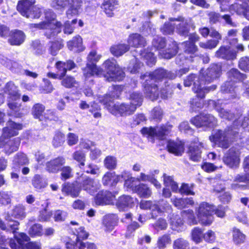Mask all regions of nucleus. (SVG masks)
<instances>
[{"label": "nucleus", "instance_id": "680f3d73", "mask_svg": "<svg viewBox=\"0 0 249 249\" xmlns=\"http://www.w3.org/2000/svg\"><path fill=\"white\" fill-rule=\"evenodd\" d=\"M13 162L15 164L22 165L27 164L28 160L26 155L18 153L15 156Z\"/></svg>", "mask_w": 249, "mask_h": 249}, {"label": "nucleus", "instance_id": "bf43d9fd", "mask_svg": "<svg viewBox=\"0 0 249 249\" xmlns=\"http://www.w3.org/2000/svg\"><path fill=\"white\" fill-rule=\"evenodd\" d=\"M72 158L74 160L79 163V166L80 168L81 166L85 165L86 155L83 151L78 150L74 152L72 154Z\"/></svg>", "mask_w": 249, "mask_h": 249}, {"label": "nucleus", "instance_id": "473e14b6", "mask_svg": "<svg viewBox=\"0 0 249 249\" xmlns=\"http://www.w3.org/2000/svg\"><path fill=\"white\" fill-rule=\"evenodd\" d=\"M135 192L140 197L145 198H149L152 195V192L151 188L147 185L141 183L135 187Z\"/></svg>", "mask_w": 249, "mask_h": 249}, {"label": "nucleus", "instance_id": "de8ad7c7", "mask_svg": "<svg viewBox=\"0 0 249 249\" xmlns=\"http://www.w3.org/2000/svg\"><path fill=\"white\" fill-rule=\"evenodd\" d=\"M26 215L25 207L22 205L15 206L12 210V216L16 218L23 219Z\"/></svg>", "mask_w": 249, "mask_h": 249}, {"label": "nucleus", "instance_id": "cd10ccee", "mask_svg": "<svg viewBox=\"0 0 249 249\" xmlns=\"http://www.w3.org/2000/svg\"><path fill=\"white\" fill-rule=\"evenodd\" d=\"M129 45L134 47H143L146 44L144 38L139 34L130 35L127 40Z\"/></svg>", "mask_w": 249, "mask_h": 249}, {"label": "nucleus", "instance_id": "6ab92c4d", "mask_svg": "<svg viewBox=\"0 0 249 249\" xmlns=\"http://www.w3.org/2000/svg\"><path fill=\"white\" fill-rule=\"evenodd\" d=\"M65 163V158L59 157L47 162L46 164V169L50 173H55L61 169V166Z\"/></svg>", "mask_w": 249, "mask_h": 249}, {"label": "nucleus", "instance_id": "09e8293b", "mask_svg": "<svg viewBox=\"0 0 249 249\" xmlns=\"http://www.w3.org/2000/svg\"><path fill=\"white\" fill-rule=\"evenodd\" d=\"M45 110V107L40 104H35L32 108V114L35 118L39 119L40 121L43 120L42 113Z\"/></svg>", "mask_w": 249, "mask_h": 249}, {"label": "nucleus", "instance_id": "72a5a7b5", "mask_svg": "<svg viewBox=\"0 0 249 249\" xmlns=\"http://www.w3.org/2000/svg\"><path fill=\"white\" fill-rule=\"evenodd\" d=\"M170 222L173 230L181 231L184 229L183 220L177 214H172L170 215Z\"/></svg>", "mask_w": 249, "mask_h": 249}, {"label": "nucleus", "instance_id": "49530a36", "mask_svg": "<svg viewBox=\"0 0 249 249\" xmlns=\"http://www.w3.org/2000/svg\"><path fill=\"white\" fill-rule=\"evenodd\" d=\"M121 177L124 178L125 181L124 185L127 188L132 189V190L135 192V187L136 185V181L137 178L130 177H129V173L124 172L122 173Z\"/></svg>", "mask_w": 249, "mask_h": 249}, {"label": "nucleus", "instance_id": "6e6552de", "mask_svg": "<svg viewBox=\"0 0 249 249\" xmlns=\"http://www.w3.org/2000/svg\"><path fill=\"white\" fill-rule=\"evenodd\" d=\"M101 57V55L97 54L94 51H91L87 57L88 63L87 64V67L83 69L84 75L86 80L94 75L100 76L102 74V70L97 67L95 64Z\"/></svg>", "mask_w": 249, "mask_h": 249}, {"label": "nucleus", "instance_id": "dca6fc26", "mask_svg": "<svg viewBox=\"0 0 249 249\" xmlns=\"http://www.w3.org/2000/svg\"><path fill=\"white\" fill-rule=\"evenodd\" d=\"M82 0H68L69 8L66 15L68 18L78 16L82 11Z\"/></svg>", "mask_w": 249, "mask_h": 249}, {"label": "nucleus", "instance_id": "0eeeda50", "mask_svg": "<svg viewBox=\"0 0 249 249\" xmlns=\"http://www.w3.org/2000/svg\"><path fill=\"white\" fill-rule=\"evenodd\" d=\"M35 0H24L18 2L17 10L23 16L27 18H39L41 14L40 8L36 6H33Z\"/></svg>", "mask_w": 249, "mask_h": 249}, {"label": "nucleus", "instance_id": "ddd939ff", "mask_svg": "<svg viewBox=\"0 0 249 249\" xmlns=\"http://www.w3.org/2000/svg\"><path fill=\"white\" fill-rule=\"evenodd\" d=\"M192 123L197 127L206 126L212 127L216 125V118L211 114H200L191 120Z\"/></svg>", "mask_w": 249, "mask_h": 249}, {"label": "nucleus", "instance_id": "f3484780", "mask_svg": "<svg viewBox=\"0 0 249 249\" xmlns=\"http://www.w3.org/2000/svg\"><path fill=\"white\" fill-rule=\"evenodd\" d=\"M14 238L15 239H10L9 240V246L12 249H23L26 245L24 242L30 240L29 237L23 232L15 234Z\"/></svg>", "mask_w": 249, "mask_h": 249}, {"label": "nucleus", "instance_id": "b1692460", "mask_svg": "<svg viewBox=\"0 0 249 249\" xmlns=\"http://www.w3.org/2000/svg\"><path fill=\"white\" fill-rule=\"evenodd\" d=\"M222 103L221 100H218L216 102L211 100L209 103L210 105H212L216 108L220 117L227 120L232 119L233 118V114L229 112L223 107H222Z\"/></svg>", "mask_w": 249, "mask_h": 249}, {"label": "nucleus", "instance_id": "5701e85b", "mask_svg": "<svg viewBox=\"0 0 249 249\" xmlns=\"http://www.w3.org/2000/svg\"><path fill=\"white\" fill-rule=\"evenodd\" d=\"M118 222L117 216L114 214H108L104 216L103 224L105 231L109 232L111 231L116 226Z\"/></svg>", "mask_w": 249, "mask_h": 249}, {"label": "nucleus", "instance_id": "7ed1b4c3", "mask_svg": "<svg viewBox=\"0 0 249 249\" xmlns=\"http://www.w3.org/2000/svg\"><path fill=\"white\" fill-rule=\"evenodd\" d=\"M175 77L174 74L167 72L162 69H157L151 73H146L142 75L141 79L145 80L143 83L145 94L152 101L157 99L159 95L157 85L154 84L152 86V82H158L165 78L174 79Z\"/></svg>", "mask_w": 249, "mask_h": 249}, {"label": "nucleus", "instance_id": "3c124183", "mask_svg": "<svg viewBox=\"0 0 249 249\" xmlns=\"http://www.w3.org/2000/svg\"><path fill=\"white\" fill-rule=\"evenodd\" d=\"M171 239L169 234H164L158 238L157 247L159 249H164L171 244Z\"/></svg>", "mask_w": 249, "mask_h": 249}, {"label": "nucleus", "instance_id": "20e7f679", "mask_svg": "<svg viewBox=\"0 0 249 249\" xmlns=\"http://www.w3.org/2000/svg\"><path fill=\"white\" fill-rule=\"evenodd\" d=\"M22 128L20 124L11 121L7 123V126L3 128L2 135L0 137V147L4 148L6 154L9 155L18 149L20 140L18 138L11 140L10 138L17 135L18 131Z\"/></svg>", "mask_w": 249, "mask_h": 249}, {"label": "nucleus", "instance_id": "7c9ffc66", "mask_svg": "<svg viewBox=\"0 0 249 249\" xmlns=\"http://www.w3.org/2000/svg\"><path fill=\"white\" fill-rule=\"evenodd\" d=\"M4 92L8 95V98L12 101H16L20 98L18 88L15 84L10 82L7 83L4 89Z\"/></svg>", "mask_w": 249, "mask_h": 249}, {"label": "nucleus", "instance_id": "4d7b16f0", "mask_svg": "<svg viewBox=\"0 0 249 249\" xmlns=\"http://www.w3.org/2000/svg\"><path fill=\"white\" fill-rule=\"evenodd\" d=\"M141 55L144 60H145L148 65L152 66L155 64L156 58L152 53L145 50L141 53Z\"/></svg>", "mask_w": 249, "mask_h": 249}, {"label": "nucleus", "instance_id": "4468645a", "mask_svg": "<svg viewBox=\"0 0 249 249\" xmlns=\"http://www.w3.org/2000/svg\"><path fill=\"white\" fill-rule=\"evenodd\" d=\"M171 128L169 126H162L157 128L145 127L142 129V134L152 137H156L159 139H163L164 137L170 132Z\"/></svg>", "mask_w": 249, "mask_h": 249}, {"label": "nucleus", "instance_id": "a18cd8bd", "mask_svg": "<svg viewBox=\"0 0 249 249\" xmlns=\"http://www.w3.org/2000/svg\"><path fill=\"white\" fill-rule=\"evenodd\" d=\"M82 39L79 36H77L72 38V39L68 42V48L71 50H74L76 49V51H80L82 50Z\"/></svg>", "mask_w": 249, "mask_h": 249}, {"label": "nucleus", "instance_id": "e2e57ef3", "mask_svg": "<svg viewBox=\"0 0 249 249\" xmlns=\"http://www.w3.org/2000/svg\"><path fill=\"white\" fill-rule=\"evenodd\" d=\"M219 43L218 40L210 39L206 42H200L199 45L201 48L206 49H213L215 48Z\"/></svg>", "mask_w": 249, "mask_h": 249}, {"label": "nucleus", "instance_id": "412c9836", "mask_svg": "<svg viewBox=\"0 0 249 249\" xmlns=\"http://www.w3.org/2000/svg\"><path fill=\"white\" fill-rule=\"evenodd\" d=\"M140 207L141 209L150 210L152 218L157 217L158 215L162 212L158 205L151 201H141L140 203Z\"/></svg>", "mask_w": 249, "mask_h": 249}, {"label": "nucleus", "instance_id": "69168bd1", "mask_svg": "<svg viewBox=\"0 0 249 249\" xmlns=\"http://www.w3.org/2000/svg\"><path fill=\"white\" fill-rule=\"evenodd\" d=\"M12 193L11 192H0V204L6 205L11 203Z\"/></svg>", "mask_w": 249, "mask_h": 249}, {"label": "nucleus", "instance_id": "864d4df0", "mask_svg": "<svg viewBox=\"0 0 249 249\" xmlns=\"http://www.w3.org/2000/svg\"><path fill=\"white\" fill-rule=\"evenodd\" d=\"M189 243L183 238H178L173 241V249H188Z\"/></svg>", "mask_w": 249, "mask_h": 249}, {"label": "nucleus", "instance_id": "a211bd4d", "mask_svg": "<svg viewBox=\"0 0 249 249\" xmlns=\"http://www.w3.org/2000/svg\"><path fill=\"white\" fill-rule=\"evenodd\" d=\"M114 196L108 191H101L96 195L95 200L98 205H109L112 204Z\"/></svg>", "mask_w": 249, "mask_h": 249}, {"label": "nucleus", "instance_id": "bb28decb", "mask_svg": "<svg viewBox=\"0 0 249 249\" xmlns=\"http://www.w3.org/2000/svg\"><path fill=\"white\" fill-rule=\"evenodd\" d=\"M167 147L170 153L177 156L181 155L184 150V144L181 142H175L171 140L168 141Z\"/></svg>", "mask_w": 249, "mask_h": 249}, {"label": "nucleus", "instance_id": "a19ab883", "mask_svg": "<svg viewBox=\"0 0 249 249\" xmlns=\"http://www.w3.org/2000/svg\"><path fill=\"white\" fill-rule=\"evenodd\" d=\"M67 249H77L78 246H82L83 249H97V247L95 244L90 242H80V243H70L67 242L66 244Z\"/></svg>", "mask_w": 249, "mask_h": 249}, {"label": "nucleus", "instance_id": "c03bdc74", "mask_svg": "<svg viewBox=\"0 0 249 249\" xmlns=\"http://www.w3.org/2000/svg\"><path fill=\"white\" fill-rule=\"evenodd\" d=\"M134 203V199L129 196H120L116 203V205L120 209H123L125 207H131Z\"/></svg>", "mask_w": 249, "mask_h": 249}, {"label": "nucleus", "instance_id": "a878e982", "mask_svg": "<svg viewBox=\"0 0 249 249\" xmlns=\"http://www.w3.org/2000/svg\"><path fill=\"white\" fill-rule=\"evenodd\" d=\"M200 143L195 142L189 147L188 153L191 160L197 161L201 158V148L202 147Z\"/></svg>", "mask_w": 249, "mask_h": 249}, {"label": "nucleus", "instance_id": "1a4fd4ad", "mask_svg": "<svg viewBox=\"0 0 249 249\" xmlns=\"http://www.w3.org/2000/svg\"><path fill=\"white\" fill-rule=\"evenodd\" d=\"M237 132L229 128L227 130H218L213 132L210 136V140L215 144L223 148H227L230 143L231 136L235 135Z\"/></svg>", "mask_w": 249, "mask_h": 249}, {"label": "nucleus", "instance_id": "774afa93", "mask_svg": "<svg viewBox=\"0 0 249 249\" xmlns=\"http://www.w3.org/2000/svg\"><path fill=\"white\" fill-rule=\"evenodd\" d=\"M239 67L243 71H249V57H242L239 61Z\"/></svg>", "mask_w": 249, "mask_h": 249}, {"label": "nucleus", "instance_id": "2eb2a0df", "mask_svg": "<svg viewBox=\"0 0 249 249\" xmlns=\"http://www.w3.org/2000/svg\"><path fill=\"white\" fill-rule=\"evenodd\" d=\"M240 153L235 147L230 148L223 157V161L231 168L237 167L240 163Z\"/></svg>", "mask_w": 249, "mask_h": 249}, {"label": "nucleus", "instance_id": "4c0bfd02", "mask_svg": "<svg viewBox=\"0 0 249 249\" xmlns=\"http://www.w3.org/2000/svg\"><path fill=\"white\" fill-rule=\"evenodd\" d=\"M63 192L70 195L72 197H76L79 195L80 191V187L76 184L65 185L62 189Z\"/></svg>", "mask_w": 249, "mask_h": 249}, {"label": "nucleus", "instance_id": "f704fd0d", "mask_svg": "<svg viewBox=\"0 0 249 249\" xmlns=\"http://www.w3.org/2000/svg\"><path fill=\"white\" fill-rule=\"evenodd\" d=\"M171 202L176 207L179 209L194 204V201L192 198H178L173 197L171 198Z\"/></svg>", "mask_w": 249, "mask_h": 249}, {"label": "nucleus", "instance_id": "f03ea898", "mask_svg": "<svg viewBox=\"0 0 249 249\" xmlns=\"http://www.w3.org/2000/svg\"><path fill=\"white\" fill-rule=\"evenodd\" d=\"M111 94H107L99 97V100L103 104L108 111L113 115L120 114L121 116H126L132 114L136 109V106L131 105L130 103H123L120 105H114L113 100L119 97L121 92V87L114 86L112 87Z\"/></svg>", "mask_w": 249, "mask_h": 249}, {"label": "nucleus", "instance_id": "6e6d98bb", "mask_svg": "<svg viewBox=\"0 0 249 249\" xmlns=\"http://www.w3.org/2000/svg\"><path fill=\"white\" fill-rule=\"evenodd\" d=\"M130 104L136 106V108L141 106L142 102V96L138 92H133L130 95Z\"/></svg>", "mask_w": 249, "mask_h": 249}, {"label": "nucleus", "instance_id": "0e129e2a", "mask_svg": "<svg viewBox=\"0 0 249 249\" xmlns=\"http://www.w3.org/2000/svg\"><path fill=\"white\" fill-rule=\"evenodd\" d=\"M64 135L61 132H56L53 137V144L55 147H58L62 145L64 142Z\"/></svg>", "mask_w": 249, "mask_h": 249}, {"label": "nucleus", "instance_id": "58836bf2", "mask_svg": "<svg viewBox=\"0 0 249 249\" xmlns=\"http://www.w3.org/2000/svg\"><path fill=\"white\" fill-rule=\"evenodd\" d=\"M8 106L10 111L8 112L9 116H14L16 117H20L22 115L21 112V105L17 102L9 101Z\"/></svg>", "mask_w": 249, "mask_h": 249}, {"label": "nucleus", "instance_id": "c9c22d12", "mask_svg": "<svg viewBox=\"0 0 249 249\" xmlns=\"http://www.w3.org/2000/svg\"><path fill=\"white\" fill-rule=\"evenodd\" d=\"M32 184L36 190H42L48 185L46 179L38 174L35 175L33 178Z\"/></svg>", "mask_w": 249, "mask_h": 249}, {"label": "nucleus", "instance_id": "37998d69", "mask_svg": "<svg viewBox=\"0 0 249 249\" xmlns=\"http://www.w3.org/2000/svg\"><path fill=\"white\" fill-rule=\"evenodd\" d=\"M120 177L116 176L114 173L107 172L103 178V183L105 185L113 186L119 181Z\"/></svg>", "mask_w": 249, "mask_h": 249}, {"label": "nucleus", "instance_id": "e433bc0d", "mask_svg": "<svg viewBox=\"0 0 249 249\" xmlns=\"http://www.w3.org/2000/svg\"><path fill=\"white\" fill-rule=\"evenodd\" d=\"M232 241L236 245L244 243L246 239V236L239 229L233 227L231 230Z\"/></svg>", "mask_w": 249, "mask_h": 249}, {"label": "nucleus", "instance_id": "423d86ee", "mask_svg": "<svg viewBox=\"0 0 249 249\" xmlns=\"http://www.w3.org/2000/svg\"><path fill=\"white\" fill-rule=\"evenodd\" d=\"M103 66L107 72L105 77L108 81H121L124 77V72L117 65L115 60L107 59Z\"/></svg>", "mask_w": 249, "mask_h": 249}, {"label": "nucleus", "instance_id": "13d9d810", "mask_svg": "<svg viewBox=\"0 0 249 249\" xmlns=\"http://www.w3.org/2000/svg\"><path fill=\"white\" fill-rule=\"evenodd\" d=\"M61 80V85L66 88H71L78 85L77 82L71 76H66Z\"/></svg>", "mask_w": 249, "mask_h": 249}, {"label": "nucleus", "instance_id": "c756f323", "mask_svg": "<svg viewBox=\"0 0 249 249\" xmlns=\"http://www.w3.org/2000/svg\"><path fill=\"white\" fill-rule=\"evenodd\" d=\"M215 55L218 57L230 60L235 58L236 54L235 52L229 46L221 47L216 52Z\"/></svg>", "mask_w": 249, "mask_h": 249}, {"label": "nucleus", "instance_id": "2f4dec72", "mask_svg": "<svg viewBox=\"0 0 249 249\" xmlns=\"http://www.w3.org/2000/svg\"><path fill=\"white\" fill-rule=\"evenodd\" d=\"M118 5V2L117 0H104L101 7L107 15L111 17L113 16V11L116 8Z\"/></svg>", "mask_w": 249, "mask_h": 249}, {"label": "nucleus", "instance_id": "052dcab7", "mask_svg": "<svg viewBox=\"0 0 249 249\" xmlns=\"http://www.w3.org/2000/svg\"><path fill=\"white\" fill-rule=\"evenodd\" d=\"M29 233L32 237L41 236L42 235V226L39 224H34L29 229Z\"/></svg>", "mask_w": 249, "mask_h": 249}, {"label": "nucleus", "instance_id": "393cba45", "mask_svg": "<svg viewBox=\"0 0 249 249\" xmlns=\"http://www.w3.org/2000/svg\"><path fill=\"white\" fill-rule=\"evenodd\" d=\"M9 35L10 37L8 41L11 45H20L25 40V36L24 33L20 30L11 31Z\"/></svg>", "mask_w": 249, "mask_h": 249}, {"label": "nucleus", "instance_id": "39448f33", "mask_svg": "<svg viewBox=\"0 0 249 249\" xmlns=\"http://www.w3.org/2000/svg\"><path fill=\"white\" fill-rule=\"evenodd\" d=\"M45 21L38 24H32L31 27L38 29H47L45 33L48 38L53 36L61 31L62 24L60 22L56 21L55 18V14L50 9L45 12Z\"/></svg>", "mask_w": 249, "mask_h": 249}, {"label": "nucleus", "instance_id": "c85d7f7f", "mask_svg": "<svg viewBox=\"0 0 249 249\" xmlns=\"http://www.w3.org/2000/svg\"><path fill=\"white\" fill-rule=\"evenodd\" d=\"M242 3H235L229 7L231 12H235L237 14H243L245 17L249 3L248 0H239Z\"/></svg>", "mask_w": 249, "mask_h": 249}, {"label": "nucleus", "instance_id": "79ce46f5", "mask_svg": "<svg viewBox=\"0 0 249 249\" xmlns=\"http://www.w3.org/2000/svg\"><path fill=\"white\" fill-rule=\"evenodd\" d=\"M129 48L124 44H117L112 46L110 51L111 53L115 56H120L128 51Z\"/></svg>", "mask_w": 249, "mask_h": 249}, {"label": "nucleus", "instance_id": "aec40b11", "mask_svg": "<svg viewBox=\"0 0 249 249\" xmlns=\"http://www.w3.org/2000/svg\"><path fill=\"white\" fill-rule=\"evenodd\" d=\"M57 72L59 75V77L62 79L66 75L68 70H71L75 67V63L71 60H68L66 62L58 61L55 64Z\"/></svg>", "mask_w": 249, "mask_h": 249}, {"label": "nucleus", "instance_id": "5fc2aeb1", "mask_svg": "<svg viewBox=\"0 0 249 249\" xmlns=\"http://www.w3.org/2000/svg\"><path fill=\"white\" fill-rule=\"evenodd\" d=\"M77 22V19H74L71 21H66L63 25V32L65 34L71 35L73 33L75 29V25Z\"/></svg>", "mask_w": 249, "mask_h": 249}, {"label": "nucleus", "instance_id": "338daca9", "mask_svg": "<svg viewBox=\"0 0 249 249\" xmlns=\"http://www.w3.org/2000/svg\"><path fill=\"white\" fill-rule=\"evenodd\" d=\"M104 164L106 168L108 169L115 168L117 164V160L115 157L108 156L104 160Z\"/></svg>", "mask_w": 249, "mask_h": 249}, {"label": "nucleus", "instance_id": "ea45409f", "mask_svg": "<svg viewBox=\"0 0 249 249\" xmlns=\"http://www.w3.org/2000/svg\"><path fill=\"white\" fill-rule=\"evenodd\" d=\"M170 46L166 50L160 53L162 57L170 59L177 54L178 49L177 43L175 42H173Z\"/></svg>", "mask_w": 249, "mask_h": 249}, {"label": "nucleus", "instance_id": "603ef678", "mask_svg": "<svg viewBox=\"0 0 249 249\" xmlns=\"http://www.w3.org/2000/svg\"><path fill=\"white\" fill-rule=\"evenodd\" d=\"M203 235L202 230L198 227L194 228L191 231L192 240L196 243H200L203 238Z\"/></svg>", "mask_w": 249, "mask_h": 249}, {"label": "nucleus", "instance_id": "9b49d317", "mask_svg": "<svg viewBox=\"0 0 249 249\" xmlns=\"http://www.w3.org/2000/svg\"><path fill=\"white\" fill-rule=\"evenodd\" d=\"M170 21L176 22L174 25L176 26V32L181 36H188L190 31L194 30L196 28L194 22L190 18L185 19L179 17L177 18H170Z\"/></svg>", "mask_w": 249, "mask_h": 249}, {"label": "nucleus", "instance_id": "4be33fe9", "mask_svg": "<svg viewBox=\"0 0 249 249\" xmlns=\"http://www.w3.org/2000/svg\"><path fill=\"white\" fill-rule=\"evenodd\" d=\"M81 178L83 179L82 187L83 190L91 195L97 191L98 188V185L93 179L83 175Z\"/></svg>", "mask_w": 249, "mask_h": 249}, {"label": "nucleus", "instance_id": "f8f14e48", "mask_svg": "<svg viewBox=\"0 0 249 249\" xmlns=\"http://www.w3.org/2000/svg\"><path fill=\"white\" fill-rule=\"evenodd\" d=\"M228 76L231 78V80L225 83L221 86V90L225 92H231L234 91L235 87H233V84L236 80L240 81L244 78V76L238 70L232 69L228 72Z\"/></svg>", "mask_w": 249, "mask_h": 249}, {"label": "nucleus", "instance_id": "8fccbe9b", "mask_svg": "<svg viewBox=\"0 0 249 249\" xmlns=\"http://www.w3.org/2000/svg\"><path fill=\"white\" fill-rule=\"evenodd\" d=\"M184 52L186 54H190V57L192 58L194 54L197 50L196 45L190 41H186L181 44Z\"/></svg>", "mask_w": 249, "mask_h": 249}, {"label": "nucleus", "instance_id": "f257e3e1", "mask_svg": "<svg viewBox=\"0 0 249 249\" xmlns=\"http://www.w3.org/2000/svg\"><path fill=\"white\" fill-rule=\"evenodd\" d=\"M221 71V65L212 64L206 70H201L198 76L194 74L188 75L184 80V85L185 87H190L193 83V90L196 94L197 98L202 99L205 97L206 93L210 90H214L216 87L215 85L209 87L205 85L218 77Z\"/></svg>", "mask_w": 249, "mask_h": 249}, {"label": "nucleus", "instance_id": "9d476101", "mask_svg": "<svg viewBox=\"0 0 249 249\" xmlns=\"http://www.w3.org/2000/svg\"><path fill=\"white\" fill-rule=\"evenodd\" d=\"M197 218L200 224L207 226L212 224L213 220V213L214 206L206 202L201 203L196 210Z\"/></svg>", "mask_w": 249, "mask_h": 249}]
</instances>
